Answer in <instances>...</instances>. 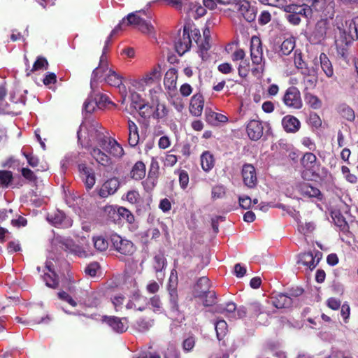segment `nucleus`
<instances>
[{
	"mask_svg": "<svg viewBox=\"0 0 358 358\" xmlns=\"http://www.w3.org/2000/svg\"><path fill=\"white\" fill-rule=\"evenodd\" d=\"M83 129L87 131L90 142L96 143L101 148L115 157H120L123 155L124 150L122 146L115 139L107 136L103 132L104 129L99 126L98 122L92 123L88 128L83 124L80 125V129L77 132L79 142H81Z\"/></svg>",
	"mask_w": 358,
	"mask_h": 358,
	"instance_id": "obj_1",
	"label": "nucleus"
},
{
	"mask_svg": "<svg viewBox=\"0 0 358 358\" xmlns=\"http://www.w3.org/2000/svg\"><path fill=\"white\" fill-rule=\"evenodd\" d=\"M52 245L79 257H87L92 255L89 244H77L70 238L55 236L52 241Z\"/></svg>",
	"mask_w": 358,
	"mask_h": 358,
	"instance_id": "obj_2",
	"label": "nucleus"
},
{
	"mask_svg": "<svg viewBox=\"0 0 358 358\" xmlns=\"http://www.w3.org/2000/svg\"><path fill=\"white\" fill-rule=\"evenodd\" d=\"M177 276L171 271L168 286L169 303L170 307V316L173 320L182 322L185 320L184 315L179 310L178 296L176 289Z\"/></svg>",
	"mask_w": 358,
	"mask_h": 358,
	"instance_id": "obj_3",
	"label": "nucleus"
},
{
	"mask_svg": "<svg viewBox=\"0 0 358 358\" xmlns=\"http://www.w3.org/2000/svg\"><path fill=\"white\" fill-rule=\"evenodd\" d=\"M358 17L345 21L343 28L338 27V33L336 36V43L338 45H348L358 38L357 34Z\"/></svg>",
	"mask_w": 358,
	"mask_h": 358,
	"instance_id": "obj_4",
	"label": "nucleus"
},
{
	"mask_svg": "<svg viewBox=\"0 0 358 358\" xmlns=\"http://www.w3.org/2000/svg\"><path fill=\"white\" fill-rule=\"evenodd\" d=\"M123 77L115 71L113 69H110L108 66H106L105 68H101L100 69V73L98 75V77L95 80V82H102L105 81L108 85L118 87L120 92H126V87L122 84Z\"/></svg>",
	"mask_w": 358,
	"mask_h": 358,
	"instance_id": "obj_5",
	"label": "nucleus"
},
{
	"mask_svg": "<svg viewBox=\"0 0 358 358\" xmlns=\"http://www.w3.org/2000/svg\"><path fill=\"white\" fill-rule=\"evenodd\" d=\"M141 12V10H138L131 13L127 15L126 18H123L121 22L124 20V23L122 25V29L123 27L132 25L143 34H152L154 31V27L150 22H147L138 15Z\"/></svg>",
	"mask_w": 358,
	"mask_h": 358,
	"instance_id": "obj_6",
	"label": "nucleus"
},
{
	"mask_svg": "<svg viewBox=\"0 0 358 358\" xmlns=\"http://www.w3.org/2000/svg\"><path fill=\"white\" fill-rule=\"evenodd\" d=\"M233 10H236L247 22H253L257 16V8L247 0H229Z\"/></svg>",
	"mask_w": 358,
	"mask_h": 358,
	"instance_id": "obj_7",
	"label": "nucleus"
},
{
	"mask_svg": "<svg viewBox=\"0 0 358 358\" xmlns=\"http://www.w3.org/2000/svg\"><path fill=\"white\" fill-rule=\"evenodd\" d=\"M110 242L115 250L122 255L130 256L135 252L134 243L117 234L110 236Z\"/></svg>",
	"mask_w": 358,
	"mask_h": 358,
	"instance_id": "obj_8",
	"label": "nucleus"
},
{
	"mask_svg": "<svg viewBox=\"0 0 358 358\" xmlns=\"http://www.w3.org/2000/svg\"><path fill=\"white\" fill-rule=\"evenodd\" d=\"M282 102L289 108L301 109L303 102L298 88L294 86L288 87L283 95Z\"/></svg>",
	"mask_w": 358,
	"mask_h": 358,
	"instance_id": "obj_9",
	"label": "nucleus"
},
{
	"mask_svg": "<svg viewBox=\"0 0 358 358\" xmlns=\"http://www.w3.org/2000/svg\"><path fill=\"white\" fill-rule=\"evenodd\" d=\"M302 76L301 84L304 90L314 89L317 83L318 76L317 70L314 67H306L300 71Z\"/></svg>",
	"mask_w": 358,
	"mask_h": 358,
	"instance_id": "obj_10",
	"label": "nucleus"
},
{
	"mask_svg": "<svg viewBox=\"0 0 358 358\" xmlns=\"http://www.w3.org/2000/svg\"><path fill=\"white\" fill-rule=\"evenodd\" d=\"M101 321L106 323L113 331L122 334L127 331L128 328L127 320L125 317H118L115 316L104 315Z\"/></svg>",
	"mask_w": 358,
	"mask_h": 358,
	"instance_id": "obj_11",
	"label": "nucleus"
},
{
	"mask_svg": "<svg viewBox=\"0 0 358 358\" xmlns=\"http://www.w3.org/2000/svg\"><path fill=\"white\" fill-rule=\"evenodd\" d=\"M327 29V20H319L315 24L313 31L308 37L309 41L313 44H318L322 43L326 38Z\"/></svg>",
	"mask_w": 358,
	"mask_h": 358,
	"instance_id": "obj_12",
	"label": "nucleus"
},
{
	"mask_svg": "<svg viewBox=\"0 0 358 358\" xmlns=\"http://www.w3.org/2000/svg\"><path fill=\"white\" fill-rule=\"evenodd\" d=\"M191 45L192 38L190 36L189 29L185 26L182 34L179 36L178 39L176 42V50L179 55H182L190 49Z\"/></svg>",
	"mask_w": 358,
	"mask_h": 358,
	"instance_id": "obj_13",
	"label": "nucleus"
},
{
	"mask_svg": "<svg viewBox=\"0 0 358 358\" xmlns=\"http://www.w3.org/2000/svg\"><path fill=\"white\" fill-rule=\"evenodd\" d=\"M80 176L84 182L87 189H91L96 182L94 171L92 168L87 166L85 164L78 165Z\"/></svg>",
	"mask_w": 358,
	"mask_h": 358,
	"instance_id": "obj_14",
	"label": "nucleus"
},
{
	"mask_svg": "<svg viewBox=\"0 0 358 358\" xmlns=\"http://www.w3.org/2000/svg\"><path fill=\"white\" fill-rule=\"evenodd\" d=\"M48 220L55 227H59L62 228H68L72 226V220L66 217V215L60 210L48 214L47 217Z\"/></svg>",
	"mask_w": 358,
	"mask_h": 358,
	"instance_id": "obj_15",
	"label": "nucleus"
},
{
	"mask_svg": "<svg viewBox=\"0 0 358 358\" xmlns=\"http://www.w3.org/2000/svg\"><path fill=\"white\" fill-rule=\"evenodd\" d=\"M250 56L253 64H259L264 62L262 42L257 36H252L251 38Z\"/></svg>",
	"mask_w": 358,
	"mask_h": 358,
	"instance_id": "obj_16",
	"label": "nucleus"
},
{
	"mask_svg": "<svg viewBox=\"0 0 358 358\" xmlns=\"http://www.w3.org/2000/svg\"><path fill=\"white\" fill-rule=\"evenodd\" d=\"M242 177L244 184L249 188H252L257 183L255 168L250 164H245L242 168Z\"/></svg>",
	"mask_w": 358,
	"mask_h": 358,
	"instance_id": "obj_17",
	"label": "nucleus"
},
{
	"mask_svg": "<svg viewBox=\"0 0 358 358\" xmlns=\"http://www.w3.org/2000/svg\"><path fill=\"white\" fill-rule=\"evenodd\" d=\"M302 294V289L296 290V294H289V295L278 293L272 298V303L277 308H285L291 306L292 303V296H298Z\"/></svg>",
	"mask_w": 358,
	"mask_h": 358,
	"instance_id": "obj_18",
	"label": "nucleus"
},
{
	"mask_svg": "<svg viewBox=\"0 0 358 358\" xmlns=\"http://www.w3.org/2000/svg\"><path fill=\"white\" fill-rule=\"evenodd\" d=\"M263 130L262 122L259 120H252L247 124V134L252 141L259 140L263 135Z\"/></svg>",
	"mask_w": 358,
	"mask_h": 358,
	"instance_id": "obj_19",
	"label": "nucleus"
},
{
	"mask_svg": "<svg viewBox=\"0 0 358 358\" xmlns=\"http://www.w3.org/2000/svg\"><path fill=\"white\" fill-rule=\"evenodd\" d=\"M282 126L287 133L294 134L300 129L301 122L296 117L287 115L282 119Z\"/></svg>",
	"mask_w": 358,
	"mask_h": 358,
	"instance_id": "obj_20",
	"label": "nucleus"
},
{
	"mask_svg": "<svg viewBox=\"0 0 358 358\" xmlns=\"http://www.w3.org/2000/svg\"><path fill=\"white\" fill-rule=\"evenodd\" d=\"M120 187V182L117 178H112L106 181L99 190V194L105 198L116 192Z\"/></svg>",
	"mask_w": 358,
	"mask_h": 358,
	"instance_id": "obj_21",
	"label": "nucleus"
},
{
	"mask_svg": "<svg viewBox=\"0 0 358 358\" xmlns=\"http://www.w3.org/2000/svg\"><path fill=\"white\" fill-rule=\"evenodd\" d=\"M287 13H294V14L309 18L312 17L313 8L306 4L299 5L296 3H289V6L285 8Z\"/></svg>",
	"mask_w": 358,
	"mask_h": 358,
	"instance_id": "obj_22",
	"label": "nucleus"
},
{
	"mask_svg": "<svg viewBox=\"0 0 358 358\" xmlns=\"http://www.w3.org/2000/svg\"><path fill=\"white\" fill-rule=\"evenodd\" d=\"M148 305L147 299L141 295L138 292H135L131 299L126 305L127 309H136L139 311H143L146 306Z\"/></svg>",
	"mask_w": 358,
	"mask_h": 358,
	"instance_id": "obj_23",
	"label": "nucleus"
},
{
	"mask_svg": "<svg viewBox=\"0 0 358 358\" xmlns=\"http://www.w3.org/2000/svg\"><path fill=\"white\" fill-rule=\"evenodd\" d=\"M204 99L203 96L198 93L194 94L190 101L189 112L194 115L199 117L202 114L203 109Z\"/></svg>",
	"mask_w": 358,
	"mask_h": 358,
	"instance_id": "obj_24",
	"label": "nucleus"
},
{
	"mask_svg": "<svg viewBox=\"0 0 358 358\" xmlns=\"http://www.w3.org/2000/svg\"><path fill=\"white\" fill-rule=\"evenodd\" d=\"M45 268L48 272L45 273L43 279L45 285L51 288H55L58 285V279L57 275L53 269V265L51 262L47 261Z\"/></svg>",
	"mask_w": 358,
	"mask_h": 358,
	"instance_id": "obj_25",
	"label": "nucleus"
},
{
	"mask_svg": "<svg viewBox=\"0 0 358 358\" xmlns=\"http://www.w3.org/2000/svg\"><path fill=\"white\" fill-rule=\"evenodd\" d=\"M161 66L159 64L154 66V68L148 73H146L141 80L142 85H150L155 82L159 81L161 78Z\"/></svg>",
	"mask_w": 358,
	"mask_h": 358,
	"instance_id": "obj_26",
	"label": "nucleus"
},
{
	"mask_svg": "<svg viewBox=\"0 0 358 358\" xmlns=\"http://www.w3.org/2000/svg\"><path fill=\"white\" fill-rule=\"evenodd\" d=\"M301 164L307 171H310L313 175L315 172L317 166V157L312 152H306L301 159Z\"/></svg>",
	"mask_w": 358,
	"mask_h": 358,
	"instance_id": "obj_27",
	"label": "nucleus"
},
{
	"mask_svg": "<svg viewBox=\"0 0 358 358\" xmlns=\"http://www.w3.org/2000/svg\"><path fill=\"white\" fill-rule=\"evenodd\" d=\"M90 155L98 164L103 166H107L111 163L110 158L108 155L97 147L92 148Z\"/></svg>",
	"mask_w": 358,
	"mask_h": 358,
	"instance_id": "obj_28",
	"label": "nucleus"
},
{
	"mask_svg": "<svg viewBox=\"0 0 358 358\" xmlns=\"http://www.w3.org/2000/svg\"><path fill=\"white\" fill-rule=\"evenodd\" d=\"M177 78L176 69L174 68L169 69L164 76V85L165 88L169 91L174 90L176 88Z\"/></svg>",
	"mask_w": 358,
	"mask_h": 358,
	"instance_id": "obj_29",
	"label": "nucleus"
},
{
	"mask_svg": "<svg viewBox=\"0 0 358 358\" xmlns=\"http://www.w3.org/2000/svg\"><path fill=\"white\" fill-rule=\"evenodd\" d=\"M200 161L202 169L206 173L211 171L215 166V158L210 151H204L201 155Z\"/></svg>",
	"mask_w": 358,
	"mask_h": 358,
	"instance_id": "obj_30",
	"label": "nucleus"
},
{
	"mask_svg": "<svg viewBox=\"0 0 358 358\" xmlns=\"http://www.w3.org/2000/svg\"><path fill=\"white\" fill-rule=\"evenodd\" d=\"M210 284L209 279L206 277L203 276L200 278L194 287L195 290V296L196 297H203L205 295V293L210 290Z\"/></svg>",
	"mask_w": 358,
	"mask_h": 358,
	"instance_id": "obj_31",
	"label": "nucleus"
},
{
	"mask_svg": "<svg viewBox=\"0 0 358 358\" xmlns=\"http://www.w3.org/2000/svg\"><path fill=\"white\" fill-rule=\"evenodd\" d=\"M128 143L130 146L135 147L139 142L138 129L137 125L131 120H128Z\"/></svg>",
	"mask_w": 358,
	"mask_h": 358,
	"instance_id": "obj_32",
	"label": "nucleus"
},
{
	"mask_svg": "<svg viewBox=\"0 0 358 358\" xmlns=\"http://www.w3.org/2000/svg\"><path fill=\"white\" fill-rule=\"evenodd\" d=\"M318 262L319 259L316 260L312 252H305L299 255L297 264H301L313 269L317 266Z\"/></svg>",
	"mask_w": 358,
	"mask_h": 358,
	"instance_id": "obj_33",
	"label": "nucleus"
},
{
	"mask_svg": "<svg viewBox=\"0 0 358 358\" xmlns=\"http://www.w3.org/2000/svg\"><path fill=\"white\" fill-rule=\"evenodd\" d=\"M236 305L233 302L220 304L216 307V312L224 315L227 317L236 318Z\"/></svg>",
	"mask_w": 358,
	"mask_h": 358,
	"instance_id": "obj_34",
	"label": "nucleus"
},
{
	"mask_svg": "<svg viewBox=\"0 0 358 358\" xmlns=\"http://www.w3.org/2000/svg\"><path fill=\"white\" fill-rule=\"evenodd\" d=\"M320 62L321 69L327 78H332L334 76V68L332 64L328 57L324 53H321L320 55Z\"/></svg>",
	"mask_w": 358,
	"mask_h": 358,
	"instance_id": "obj_35",
	"label": "nucleus"
},
{
	"mask_svg": "<svg viewBox=\"0 0 358 358\" xmlns=\"http://www.w3.org/2000/svg\"><path fill=\"white\" fill-rule=\"evenodd\" d=\"M108 46L104 45V47L103 48V51H102V55L100 57L99 66L93 71L92 74V87L94 86V82L98 77L99 73H100V69H101V68H105L106 66H108L107 57H106V53L108 52Z\"/></svg>",
	"mask_w": 358,
	"mask_h": 358,
	"instance_id": "obj_36",
	"label": "nucleus"
},
{
	"mask_svg": "<svg viewBox=\"0 0 358 358\" xmlns=\"http://www.w3.org/2000/svg\"><path fill=\"white\" fill-rule=\"evenodd\" d=\"M27 93V90L22 91L21 89L16 87L10 92V100L15 104H20L24 106L26 103L24 94Z\"/></svg>",
	"mask_w": 358,
	"mask_h": 358,
	"instance_id": "obj_37",
	"label": "nucleus"
},
{
	"mask_svg": "<svg viewBox=\"0 0 358 358\" xmlns=\"http://www.w3.org/2000/svg\"><path fill=\"white\" fill-rule=\"evenodd\" d=\"M131 178L139 180L143 179L145 176V164L139 161L137 162L133 166L131 173Z\"/></svg>",
	"mask_w": 358,
	"mask_h": 358,
	"instance_id": "obj_38",
	"label": "nucleus"
},
{
	"mask_svg": "<svg viewBox=\"0 0 358 358\" xmlns=\"http://www.w3.org/2000/svg\"><path fill=\"white\" fill-rule=\"evenodd\" d=\"M91 89H92V94L94 98L95 101L98 104V107L101 108L106 106L107 103H110L108 97L106 94H103L99 92L96 91V82H94V86L92 87V82L90 83Z\"/></svg>",
	"mask_w": 358,
	"mask_h": 358,
	"instance_id": "obj_39",
	"label": "nucleus"
},
{
	"mask_svg": "<svg viewBox=\"0 0 358 358\" xmlns=\"http://www.w3.org/2000/svg\"><path fill=\"white\" fill-rule=\"evenodd\" d=\"M294 48L295 38L294 37H289L282 43L279 53L281 55H288L294 50Z\"/></svg>",
	"mask_w": 358,
	"mask_h": 358,
	"instance_id": "obj_40",
	"label": "nucleus"
},
{
	"mask_svg": "<svg viewBox=\"0 0 358 358\" xmlns=\"http://www.w3.org/2000/svg\"><path fill=\"white\" fill-rule=\"evenodd\" d=\"M300 192L302 195L307 197H318L320 195V191L308 183H303L300 186Z\"/></svg>",
	"mask_w": 358,
	"mask_h": 358,
	"instance_id": "obj_41",
	"label": "nucleus"
},
{
	"mask_svg": "<svg viewBox=\"0 0 358 358\" xmlns=\"http://www.w3.org/2000/svg\"><path fill=\"white\" fill-rule=\"evenodd\" d=\"M152 265L157 274V278H159V274H162V271L166 266V260L164 255L158 254L155 255L153 258Z\"/></svg>",
	"mask_w": 358,
	"mask_h": 358,
	"instance_id": "obj_42",
	"label": "nucleus"
},
{
	"mask_svg": "<svg viewBox=\"0 0 358 358\" xmlns=\"http://www.w3.org/2000/svg\"><path fill=\"white\" fill-rule=\"evenodd\" d=\"M117 214L121 219L126 220L129 224H131L133 229H136V226L134 224V216L128 209L124 207H119L117 210Z\"/></svg>",
	"mask_w": 358,
	"mask_h": 358,
	"instance_id": "obj_43",
	"label": "nucleus"
},
{
	"mask_svg": "<svg viewBox=\"0 0 358 358\" xmlns=\"http://www.w3.org/2000/svg\"><path fill=\"white\" fill-rule=\"evenodd\" d=\"M131 106L136 110H139L142 114V116H145L143 109L148 108V106L144 103L143 101L141 99L138 94L133 93L131 96Z\"/></svg>",
	"mask_w": 358,
	"mask_h": 358,
	"instance_id": "obj_44",
	"label": "nucleus"
},
{
	"mask_svg": "<svg viewBox=\"0 0 358 358\" xmlns=\"http://www.w3.org/2000/svg\"><path fill=\"white\" fill-rule=\"evenodd\" d=\"M338 113L348 121H353L355 118V114L353 109L345 103L341 104L338 107Z\"/></svg>",
	"mask_w": 358,
	"mask_h": 358,
	"instance_id": "obj_45",
	"label": "nucleus"
},
{
	"mask_svg": "<svg viewBox=\"0 0 358 358\" xmlns=\"http://www.w3.org/2000/svg\"><path fill=\"white\" fill-rule=\"evenodd\" d=\"M206 121L213 123L214 120L219 122H226L228 119L227 117L220 113H217L212 111L210 109L206 108L205 110Z\"/></svg>",
	"mask_w": 358,
	"mask_h": 358,
	"instance_id": "obj_46",
	"label": "nucleus"
},
{
	"mask_svg": "<svg viewBox=\"0 0 358 358\" xmlns=\"http://www.w3.org/2000/svg\"><path fill=\"white\" fill-rule=\"evenodd\" d=\"M92 241L94 248L98 251H105L108 248V241L103 236H94Z\"/></svg>",
	"mask_w": 358,
	"mask_h": 358,
	"instance_id": "obj_47",
	"label": "nucleus"
},
{
	"mask_svg": "<svg viewBox=\"0 0 358 358\" xmlns=\"http://www.w3.org/2000/svg\"><path fill=\"white\" fill-rule=\"evenodd\" d=\"M217 338L219 341L222 340L227 331V324L224 320H219L215 323Z\"/></svg>",
	"mask_w": 358,
	"mask_h": 358,
	"instance_id": "obj_48",
	"label": "nucleus"
},
{
	"mask_svg": "<svg viewBox=\"0 0 358 358\" xmlns=\"http://www.w3.org/2000/svg\"><path fill=\"white\" fill-rule=\"evenodd\" d=\"M78 303L87 307H96L99 304L97 294L95 292H92L87 296L86 299H80L78 301Z\"/></svg>",
	"mask_w": 358,
	"mask_h": 358,
	"instance_id": "obj_49",
	"label": "nucleus"
},
{
	"mask_svg": "<svg viewBox=\"0 0 358 358\" xmlns=\"http://www.w3.org/2000/svg\"><path fill=\"white\" fill-rule=\"evenodd\" d=\"M306 99L308 105L314 109H318L322 106V101L314 94L307 93L306 94Z\"/></svg>",
	"mask_w": 358,
	"mask_h": 358,
	"instance_id": "obj_50",
	"label": "nucleus"
},
{
	"mask_svg": "<svg viewBox=\"0 0 358 358\" xmlns=\"http://www.w3.org/2000/svg\"><path fill=\"white\" fill-rule=\"evenodd\" d=\"M190 10H194L197 17H202L206 13V7L199 4L196 1H187Z\"/></svg>",
	"mask_w": 358,
	"mask_h": 358,
	"instance_id": "obj_51",
	"label": "nucleus"
},
{
	"mask_svg": "<svg viewBox=\"0 0 358 358\" xmlns=\"http://www.w3.org/2000/svg\"><path fill=\"white\" fill-rule=\"evenodd\" d=\"M294 62L296 68L300 71L303 69V68H306L308 66L306 63L303 61L302 58V54L301 51L296 50L294 51Z\"/></svg>",
	"mask_w": 358,
	"mask_h": 358,
	"instance_id": "obj_52",
	"label": "nucleus"
},
{
	"mask_svg": "<svg viewBox=\"0 0 358 358\" xmlns=\"http://www.w3.org/2000/svg\"><path fill=\"white\" fill-rule=\"evenodd\" d=\"M96 107H98V104L93 97V95L91 94V95L85 101L83 109L86 113H90L94 111Z\"/></svg>",
	"mask_w": 358,
	"mask_h": 358,
	"instance_id": "obj_53",
	"label": "nucleus"
},
{
	"mask_svg": "<svg viewBox=\"0 0 358 358\" xmlns=\"http://www.w3.org/2000/svg\"><path fill=\"white\" fill-rule=\"evenodd\" d=\"M13 179L12 172L10 171H0V185L7 187Z\"/></svg>",
	"mask_w": 358,
	"mask_h": 358,
	"instance_id": "obj_54",
	"label": "nucleus"
},
{
	"mask_svg": "<svg viewBox=\"0 0 358 358\" xmlns=\"http://www.w3.org/2000/svg\"><path fill=\"white\" fill-rule=\"evenodd\" d=\"M209 40L210 39L204 38V40L201 42L196 40V43H197L198 46L199 48L200 55L203 59H204L206 58V55L207 54V51L210 48Z\"/></svg>",
	"mask_w": 358,
	"mask_h": 358,
	"instance_id": "obj_55",
	"label": "nucleus"
},
{
	"mask_svg": "<svg viewBox=\"0 0 358 358\" xmlns=\"http://www.w3.org/2000/svg\"><path fill=\"white\" fill-rule=\"evenodd\" d=\"M200 298L203 299V303L205 306H211L215 303V292L213 290L210 289L205 293L203 297Z\"/></svg>",
	"mask_w": 358,
	"mask_h": 358,
	"instance_id": "obj_56",
	"label": "nucleus"
},
{
	"mask_svg": "<svg viewBox=\"0 0 358 358\" xmlns=\"http://www.w3.org/2000/svg\"><path fill=\"white\" fill-rule=\"evenodd\" d=\"M48 66V62L45 58L43 57H38L36 62H34L33 67L31 70V72L41 70V69H47Z\"/></svg>",
	"mask_w": 358,
	"mask_h": 358,
	"instance_id": "obj_57",
	"label": "nucleus"
},
{
	"mask_svg": "<svg viewBox=\"0 0 358 358\" xmlns=\"http://www.w3.org/2000/svg\"><path fill=\"white\" fill-rule=\"evenodd\" d=\"M153 325V320L140 319L136 322V328L140 331L148 330Z\"/></svg>",
	"mask_w": 358,
	"mask_h": 358,
	"instance_id": "obj_58",
	"label": "nucleus"
},
{
	"mask_svg": "<svg viewBox=\"0 0 358 358\" xmlns=\"http://www.w3.org/2000/svg\"><path fill=\"white\" fill-rule=\"evenodd\" d=\"M203 6L210 10L214 9L217 4L228 5L230 4L229 0H203Z\"/></svg>",
	"mask_w": 358,
	"mask_h": 358,
	"instance_id": "obj_59",
	"label": "nucleus"
},
{
	"mask_svg": "<svg viewBox=\"0 0 358 358\" xmlns=\"http://www.w3.org/2000/svg\"><path fill=\"white\" fill-rule=\"evenodd\" d=\"M124 198L131 204L138 203L141 199L139 193L136 190L129 191Z\"/></svg>",
	"mask_w": 358,
	"mask_h": 358,
	"instance_id": "obj_60",
	"label": "nucleus"
},
{
	"mask_svg": "<svg viewBox=\"0 0 358 358\" xmlns=\"http://www.w3.org/2000/svg\"><path fill=\"white\" fill-rule=\"evenodd\" d=\"M124 301V296L121 294L115 295L114 296H113L111 298V302H112V303L114 306V308L115 309L116 311H119V310H122V308L123 307L122 305H123Z\"/></svg>",
	"mask_w": 358,
	"mask_h": 358,
	"instance_id": "obj_61",
	"label": "nucleus"
},
{
	"mask_svg": "<svg viewBox=\"0 0 358 358\" xmlns=\"http://www.w3.org/2000/svg\"><path fill=\"white\" fill-rule=\"evenodd\" d=\"M311 2V5L309 6L313 8V12H320L326 6V0H308Z\"/></svg>",
	"mask_w": 358,
	"mask_h": 358,
	"instance_id": "obj_62",
	"label": "nucleus"
},
{
	"mask_svg": "<svg viewBox=\"0 0 358 358\" xmlns=\"http://www.w3.org/2000/svg\"><path fill=\"white\" fill-rule=\"evenodd\" d=\"M178 173L180 186L182 189H185L187 188L189 183V175L185 170H180Z\"/></svg>",
	"mask_w": 358,
	"mask_h": 358,
	"instance_id": "obj_63",
	"label": "nucleus"
},
{
	"mask_svg": "<svg viewBox=\"0 0 358 358\" xmlns=\"http://www.w3.org/2000/svg\"><path fill=\"white\" fill-rule=\"evenodd\" d=\"M314 229L315 224L313 222H299L298 224L299 231L303 234L312 232Z\"/></svg>",
	"mask_w": 358,
	"mask_h": 358,
	"instance_id": "obj_64",
	"label": "nucleus"
}]
</instances>
